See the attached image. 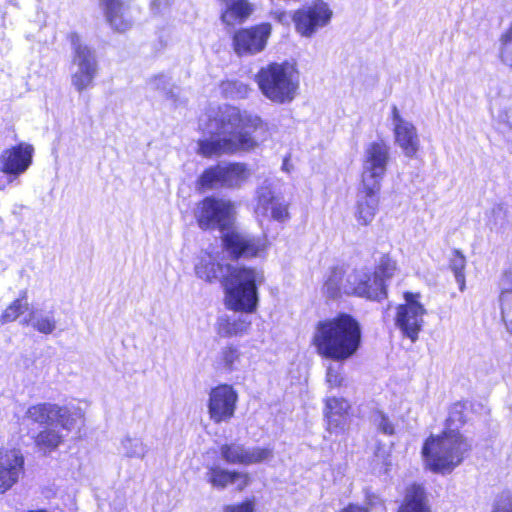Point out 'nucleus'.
I'll use <instances>...</instances> for the list:
<instances>
[{"mask_svg": "<svg viewBox=\"0 0 512 512\" xmlns=\"http://www.w3.org/2000/svg\"><path fill=\"white\" fill-rule=\"evenodd\" d=\"M262 126L258 116L241 112L234 106L210 109L200 120L203 137L198 141V153L212 157L250 151L258 145L251 134Z\"/></svg>", "mask_w": 512, "mask_h": 512, "instance_id": "nucleus-1", "label": "nucleus"}, {"mask_svg": "<svg viewBox=\"0 0 512 512\" xmlns=\"http://www.w3.org/2000/svg\"><path fill=\"white\" fill-rule=\"evenodd\" d=\"M196 275L207 282L220 281L226 292V304L234 311L254 312L258 305V285L263 272L244 265H223L211 254L201 256Z\"/></svg>", "mask_w": 512, "mask_h": 512, "instance_id": "nucleus-2", "label": "nucleus"}, {"mask_svg": "<svg viewBox=\"0 0 512 512\" xmlns=\"http://www.w3.org/2000/svg\"><path fill=\"white\" fill-rule=\"evenodd\" d=\"M360 342V325L348 314L318 322L312 338L317 353L335 361L351 358L357 352Z\"/></svg>", "mask_w": 512, "mask_h": 512, "instance_id": "nucleus-3", "label": "nucleus"}, {"mask_svg": "<svg viewBox=\"0 0 512 512\" xmlns=\"http://www.w3.org/2000/svg\"><path fill=\"white\" fill-rule=\"evenodd\" d=\"M470 448V444L460 433L449 431L428 438L422 453L432 471L445 474L462 463Z\"/></svg>", "mask_w": 512, "mask_h": 512, "instance_id": "nucleus-4", "label": "nucleus"}, {"mask_svg": "<svg viewBox=\"0 0 512 512\" xmlns=\"http://www.w3.org/2000/svg\"><path fill=\"white\" fill-rule=\"evenodd\" d=\"M255 80L261 93L277 104L292 102L299 89L297 70L288 62L271 63L262 67Z\"/></svg>", "mask_w": 512, "mask_h": 512, "instance_id": "nucleus-5", "label": "nucleus"}, {"mask_svg": "<svg viewBox=\"0 0 512 512\" xmlns=\"http://www.w3.org/2000/svg\"><path fill=\"white\" fill-rule=\"evenodd\" d=\"M324 289L330 298H337L342 293L366 299H378L383 295L381 280L378 276H371L370 271L366 269L354 270L345 276L341 268H334L325 282Z\"/></svg>", "mask_w": 512, "mask_h": 512, "instance_id": "nucleus-6", "label": "nucleus"}, {"mask_svg": "<svg viewBox=\"0 0 512 512\" xmlns=\"http://www.w3.org/2000/svg\"><path fill=\"white\" fill-rule=\"evenodd\" d=\"M70 40L73 47L71 83L82 92L93 85L99 70L98 61L94 50L82 43L76 33L70 35Z\"/></svg>", "mask_w": 512, "mask_h": 512, "instance_id": "nucleus-7", "label": "nucleus"}, {"mask_svg": "<svg viewBox=\"0 0 512 512\" xmlns=\"http://www.w3.org/2000/svg\"><path fill=\"white\" fill-rule=\"evenodd\" d=\"M235 207L230 200L206 197L198 207L196 219L201 229L224 232L234 221Z\"/></svg>", "mask_w": 512, "mask_h": 512, "instance_id": "nucleus-8", "label": "nucleus"}, {"mask_svg": "<svg viewBox=\"0 0 512 512\" xmlns=\"http://www.w3.org/2000/svg\"><path fill=\"white\" fill-rule=\"evenodd\" d=\"M390 161V147L383 141H374L367 145L362 162L361 182L366 186L381 188Z\"/></svg>", "mask_w": 512, "mask_h": 512, "instance_id": "nucleus-9", "label": "nucleus"}, {"mask_svg": "<svg viewBox=\"0 0 512 512\" xmlns=\"http://www.w3.org/2000/svg\"><path fill=\"white\" fill-rule=\"evenodd\" d=\"M420 295L406 292L404 294L405 304L399 305L395 318L396 326L412 342L418 339L419 333L424 325L426 309L418 301Z\"/></svg>", "mask_w": 512, "mask_h": 512, "instance_id": "nucleus-10", "label": "nucleus"}, {"mask_svg": "<svg viewBox=\"0 0 512 512\" xmlns=\"http://www.w3.org/2000/svg\"><path fill=\"white\" fill-rule=\"evenodd\" d=\"M249 175V170L243 163L219 164L206 169L199 182L202 187L208 189L234 188L241 186Z\"/></svg>", "mask_w": 512, "mask_h": 512, "instance_id": "nucleus-11", "label": "nucleus"}, {"mask_svg": "<svg viewBox=\"0 0 512 512\" xmlns=\"http://www.w3.org/2000/svg\"><path fill=\"white\" fill-rule=\"evenodd\" d=\"M332 17V10L323 0H314L298 9L293 21L298 33L311 37L319 28L326 26Z\"/></svg>", "mask_w": 512, "mask_h": 512, "instance_id": "nucleus-12", "label": "nucleus"}, {"mask_svg": "<svg viewBox=\"0 0 512 512\" xmlns=\"http://www.w3.org/2000/svg\"><path fill=\"white\" fill-rule=\"evenodd\" d=\"M390 120L394 143L408 158H415L420 150V137L416 126L405 119L396 105L391 106Z\"/></svg>", "mask_w": 512, "mask_h": 512, "instance_id": "nucleus-13", "label": "nucleus"}, {"mask_svg": "<svg viewBox=\"0 0 512 512\" xmlns=\"http://www.w3.org/2000/svg\"><path fill=\"white\" fill-rule=\"evenodd\" d=\"M219 453L221 459L231 465L249 466L273 458V449L270 447H246L237 441L221 445Z\"/></svg>", "mask_w": 512, "mask_h": 512, "instance_id": "nucleus-14", "label": "nucleus"}, {"mask_svg": "<svg viewBox=\"0 0 512 512\" xmlns=\"http://www.w3.org/2000/svg\"><path fill=\"white\" fill-rule=\"evenodd\" d=\"M238 394L228 384H221L213 388L209 393L208 414L215 424L229 422L235 414Z\"/></svg>", "mask_w": 512, "mask_h": 512, "instance_id": "nucleus-15", "label": "nucleus"}, {"mask_svg": "<svg viewBox=\"0 0 512 512\" xmlns=\"http://www.w3.org/2000/svg\"><path fill=\"white\" fill-rule=\"evenodd\" d=\"M223 245L233 259L253 258L265 249L263 238L239 231H228L223 234Z\"/></svg>", "mask_w": 512, "mask_h": 512, "instance_id": "nucleus-16", "label": "nucleus"}, {"mask_svg": "<svg viewBox=\"0 0 512 512\" xmlns=\"http://www.w3.org/2000/svg\"><path fill=\"white\" fill-rule=\"evenodd\" d=\"M33 155L34 147L26 142L7 148L0 154V171L17 178L31 166Z\"/></svg>", "mask_w": 512, "mask_h": 512, "instance_id": "nucleus-17", "label": "nucleus"}, {"mask_svg": "<svg viewBox=\"0 0 512 512\" xmlns=\"http://www.w3.org/2000/svg\"><path fill=\"white\" fill-rule=\"evenodd\" d=\"M271 25L262 23L248 29H241L233 37L234 50L239 56L254 55L264 50L271 35Z\"/></svg>", "mask_w": 512, "mask_h": 512, "instance_id": "nucleus-18", "label": "nucleus"}, {"mask_svg": "<svg viewBox=\"0 0 512 512\" xmlns=\"http://www.w3.org/2000/svg\"><path fill=\"white\" fill-rule=\"evenodd\" d=\"M24 474V457L18 449H0V494L11 489Z\"/></svg>", "mask_w": 512, "mask_h": 512, "instance_id": "nucleus-19", "label": "nucleus"}, {"mask_svg": "<svg viewBox=\"0 0 512 512\" xmlns=\"http://www.w3.org/2000/svg\"><path fill=\"white\" fill-rule=\"evenodd\" d=\"M255 212L258 216L285 222L289 219L288 203L274 194L268 185L261 186L257 191V206Z\"/></svg>", "mask_w": 512, "mask_h": 512, "instance_id": "nucleus-20", "label": "nucleus"}, {"mask_svg": "<svg viewBox=\"0 0 512 512\" xmlns=\"http://www.w3.org/2000/svg\"><path fill=\"white\" fill-rule=\"evenodd\" d=\"M107 22L119 32H125L133 25L132 0H99Z\"/></svg>", "mask_w": 512, "mask_h": 512, "instance_id": "nucleus-21", "label": "nucleus"}, {"mask_svg": "<svg viewBox=\"0 0 512 512\" xmlns=\"http://www.w3.org/2000/svg\"><path fill=\"white\" fill-rule=\"evenodd\" d=\"M379 187L366 186L361 182L357 194L355 217L359 224H370L377 212L379 204Z\"/></svg>", "mask_w": 512, "mask_h": 512, "instance_id": "nucleus-22", "label": "nucleus"}, {"mask_svg": "<svg viewBox=\"0 0 512 512\" xmlns=\"http://www.w3.org/2000/svg\"><path fill=\"white\" fill-rule=\"evenodd\" d=\"M206 469V481L217 489H224L228 484L236 483L237 489L241 491L250 482V477L247 473L230 471L216 464L209 465Z\"/></svg>", "mask_w": 512, "mask_h": 512, "instance_id": "nucleus-23", "label": "nucleus"}, {"mask_svg": "<svg viewBox=\"0 0 512 512\" xmlns=\"http://www.w3.org/2000/svg\"><path fill=\"white\" fill-rule=\"evenodd\" d=\"M350 405L344 398L328 397L325 400V417L327 419L328 430L337 432L343 429L345 425V415Z\"/></svg>", "mask_w": 512, "mask_h": 512, "instance_id": "nucleus-24", "label": "nucleus"}, {"mask_svg": "<svg viewBox=\"0 0 512 512\" xmlns=\"http://www.w3.org/2000/svg\"><path fill=\"white\" fill-rule=\"evenodd\" d=\"M251 326L248 316L238 315H222L216 323L217 333L221 337L242 336L246 334Z\"/></svg>", "mask_w": 512, "mask_h": 512, "instance_id": "nucleus-25", "label": "nucleus"}, {"mask_svg": "<svg viewBox=\"0 0 512 512\" xmlns=\"http://www.w3.org/2000/svg\"><path fill=\"white\" fill-rule=\"evenodd\" d=\"M398 512H431L426 492L421 485L413 484L407 489Z\"/></svg>", "mask_w": 512, "mask_h": 512, "instance_id": "nucleus-26", "label": "nucleus"}, {"mask_svg": "<svg viewBox=\"0 0 512 512\" xmlns=\"http://www.w3.org/2000/svg\"><path fill=\"white\" fill-rule=\"evenodd\" d=\"M222 13V21L227 25L244 22L252 13V5L247 0H228Z\"/></svg>", "mask_w": 512, "mask_h": 512, "instance_id": "nucleus-27", "label": "nucleus"}, {"mask_svg": "<svg viewBox=\"0 0 512 512\" xmlns=\"http://www.w3.org/2000/svg\"><path fill=\"white\" fill-rule=\"evenodd\" d=\"M118 451L127 458L143 459L149 447L140 437L126 435L120 440Z\"/></svg>", "mask_w": 512, "mask_h": 512, "instance_id": "nucleus-28", "label": "nucleus"}, {"mask_svg": "<svg viewBox=\"0 0 512 512\" xmlns=\"http://www.w3.org/2000/svg\"><path fill=\"white\" fill-rule=\"evenodd\" d=\"M54 421L57 422L63 429L71 431L80 426L84 422V412L80 407H60Z\"/></svg>", "mask_w": 512, "mask_h": 512, "instance_id": "nucleus-29", "label": "nucleus"}, {"mask_svg": "<svg viewBox=\"0 0 512 512\" xmlns=\"http://www.w3.org/2000/svg\"><path fill=\"white\" fill-rule=\"evenodd\" d=\"M147 87L152 91H157L166 99L177 102L178 88L172 84L171 77L164 73L156 74L147 81Z\"/></svg>", "mask_w": 512, "mask_h": 512, "instance_id": "nucleus-30", "label": "nucleus"}, {"mask_svg": "<svg viewBox=\"0 0 512 512\" xmlns=\"http://www.w3.org/2000/svg\"><path fill=\"white\" fill-rule=\"evenodd\" d=\"M24 324L31 325L35 330L42 334H51L56 329V321L52 313H43L38 310H32L29 317L24 319Z\"/></svg>", "mask_w": 512, "mask_h": 512, "instance_id": "nucleus-31", "label": "nucleus"}, {"mask_svg": "<svg viewBox=\"0 0 512 512\" xmlns=\"http://www.w3.org/2000/svg\"><path fill=\"white\" fill-rule=\"evenodd\" d=\"M57 413H59V406L51 403L33 405L26 412L28 418L39 424L54 422Z\"/></svg>", "mask_w": 512, "mask_h": 512, "instance_id": "nucleus-32", "label": "nucleus"}, {"mask_svg": "<svg viewBox=\"0 0 512 512\" xmlns=\"http://www.w3.org/2000/svg\"><path fill=\"white\" fill-rule=\"evenodd\" d=\"M29 309L27 292L22 291L20 296L15 299L0 315V323L7 324L16 321L20 315Z\"/></svg>", "mask_w": 512, "mask_h": 512, "instance_id": "nucleus-33", "label": "nucleus"}, {"mask_svg": "<svg viewBox=\"0 0 512 512\" xmlns=\"http://www.w3.org/2000/svg\"><path fill=\"white\" fill-rule=\"evenodd\" d=\"M508 286L503 288L500 295L502 320L507 330L512 333V275L507 276Z\"/></svg>", "mask_w": 512, "mask_h": 512, "instance_id": "nucleus-34", "label": "nucleus"}, {"mask_svg": "<svg viewBox=\"0 0 512 512\" xmlns=\"http://www.w3.org/2000/svg\"><path fill=\"white\" fill-rule=\"evenodd\" d=\"M499 41V57L503 64L512 68V23L501 34Z\"/></svg>", "mask_w": 512, "mask_h": 512, "instance_id": "nucleus-35", "label": "nucleus"}, {"mask_svg": "<svg viewBox=\"0 0 512 512\" xmlns=\"http://www.w3.org/2000/svg\"><path fill=\"white\" fill-rule=\"evenodd\" d=\"M62 436L55 430L46 429L41 431L35 438L38 447L44 450H54L62 442Z\"/></svg>", "mask_w": 512, "mask_h": 512, "instance_id": "nucleus-36", "label": "nucleus"}, {"mask_svg": "<svg viewBox=\"0 0 512 512\" xmlns=\"http://www.w3.org/2000/svg\"><path fill=\"white\" fill-rule=\"evenodd\" d=\"M465 265L466 259L464 255L460 251L455 250L453 257L450 259V268L454 273L460 291H464L466 286L464 274Z\"/></svg>", "mask_w": 512, "mask_h": 512, "instance_id": "nucleus-37", "label": "nucleus"}, {"mask_svg": "<svg viewBox=\"0 0 512 512\" xmlns=\"http://www.w3.org/2000/svg\"><path fill=\"white\" fill-rule=\"evenodd\" d=\"M508 221V208L505 204H496L490 212L488 225L490 229L503 228Z\"/></svg>", "mask_w": 512, "mask_h": 512, "instance_id": "nucleus-38", "label": "nucleus"}, {"mask_svg": "<svg viewBox=\"0 0 512 512\" xmlns=\"http://www.w3.org/2000/svg\"><path fill=\"white\" fill-rule=\"evenodd\" d=\"M395 270V263L388 258H383L378 266V269L371 273V276H378L382 282L383 295H381L378 299H373L374 301H380L381 299L386 297V289L384 284V278H390L393 275Z\"/></svg>", "mask_w": 512, "mask_h": 512, "instance_id": "nucleus-39", "label": "nucleus"}, {"mask_svg": "<svg viewBox=\"0 0 512 512\" xmlns=\"http://www.w3.org/2000/svg\"><path fill=\"white\" fill-rule=\"evenodd\" d=\"M220 357L224 368L232 371L236 368V364L239 363L241 353L238 347L227 345L221 350Z\"/></svg>", "mask_w": 512, "mask_h": 512, "instance_id": "nucleus-40", "label": "nucleus"}, {"mask_svg": "<svg viewBox=\"0 0 512 512\" xmlns=\"http://www.w3.org/2000/svg\"><path fill=\"white\" fill-rule=\"evenodd\" d=\"M223 92L231 98H245L248 95L249 87L241 81L231 80L223 82Z\"/></svg>", "mask_w": 512, "mask_h": 512, "instance_id": "nucleus-41", "label": "nucleus"}, {"mask_svg": "<svg viewBox=\"0 0 512 512\" xmlns=\"http://www.w3.org/2000/svg\"><path fill=\"white\" fill-rule=\"evenodd\" d=\"M373 424L377 430L385 435L394 434V425L389 418L381 411H376L371 416Z\"/></svg>", "mask_w": 512, "mask_h": 512, "instance_id": "nucleus-42", "label": "nucleus"}, {"mask_svg": "<svg viewBox=\"0 0 512 512\" xmlns=\"http://www.w3.org/2000/svg\"><path fill=\"white\" fill-rule=\"evenodd\" d=\"M491 512H512V491H503L494 500Z\"/></svg>", "mask_w": 512, "mask_h": 512, "instance_id": "nucleus-43", "label": "nucleus"}, {"mask_svg": "<svg viewBox=\"0 0 512 512\" xmlns=\"http://www.w3.org/2000/svg\"><path fill=\"white\" fill-rule=\"evenodd\" d=\"M340 369L341 367L334 368L331 365L327 368L326 382L331 388L343 385L344 377L341 375Z\"/></svg>", "mask_w": 512, "mask_h": 512, "instance_id": "nucleus-44", "label": "nucleus"}, {"mask_svg": "<svg viewBox=\"0 0 512 512\" xmlns=\"http://www.w3.org/2000/svg\"><path fill=\"white\" fill-rule=\"evenodd\" d=\"M254 504L252 501H245L238 505H228L224 508V512H253Z\"/></svg>", "mask_w": 512, "mask_h": 512, "instance_id": "nucleus-45", "label": "nucleus"}, {"mask_svg": "<svg viewBox=\"0 0 512 512\" xmlns=\"http://www.w3.org/2000/svg\"><path fill=\"white\" fill-rule=\"evenodd\" d=\"M499 130L505 135L506 139L512 142V123L509 120L500 124Z\"/></svg>", "mask_w": 512, "mask_h": 512, "instance_id": "nucleus-46", "label": "nucleus"}, {"mask_svg": "<svg viewBox=\"0 0 512 512\" xmlns=\"http://www.w3.org/2000/svg\"><path fill=\"white\" fill-rule=\"evenodd\" d=\"M271 15H272L273 19H275L276 21H278L281 24L289 23L290 17L285 11L275 10V11L271 12Z\"/></svg>", "mask_w": 512, "mask_h": 512, "instance_id": "nucleus-47", "label": "nucleus"}, {"mask_svg": "<svg viewBox=\"0 0 512 512\" xmlns=\"http://www.w3.org/2000/svg\"><path fill=\"white\" fill-rule=\"evenodd\" d=\"M341 512H369L367 508H364L359 505H348L346 508H344Z\"/></svg>", "mask_w": 512, "mask_h": 512, "instance_id": "nucleus-48", "label": "nucleus"}, {"mask_svg": "<svg viewBox=\"0 0 512 512\" xmlns=\"http://www.w3.org/2000/svg\"><path fill=\"white\" fill-rule=\"evenodd\" d=\"M367 499H368V505L371 507L375 506L378 503H381L380 498L375 495H369Z\"/></svg>", "mask_w": 512, "mask_h": 512, "instance_id": "nucleus-49", "label": "nucleus"}, {"mask_svg": "<svg viewBox=\"0 0 512 512\" xmlns=\"http://www.w3.org/2000/svg\"><path fill=\"white\" fill-rule=\"evenodd\" d=\"M387 456L388 454L386 455V453L383 451V453L381 454V458L383 459L384 464H387ZM376 457H380V449H378V451L376 452Z\"/></svg>", "mask_w": 512, "mask_h": 512, "instance_id": "nucleus-50", "label": "nucleus"}, {"mask_svg": "<svg viewBox=\"0 0 512 512\" xmlns=\"http://www.w3.org/2000/svg\"><path fill=\"white\" fill-rule=\"evenodd\" d=\"M156 4H157V1H156V0H154V1L152 2V9H154V8H155Z\"/></svg>", "mask_w": 512, "mask_h": 512, "instance_id": "nucleus-51", "label": "nucleus"}]
</instances>
